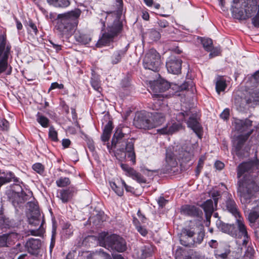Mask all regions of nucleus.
<instances>
[{
	"label": "nucleus",
	"instance_id": "obj_15",
	"mask_svg": "<svg viewBox=\"0 0 259 259\" xmlns=\"http://www.w3.org/2000/svg\"><path fill=\"white\" fill-rule=\"evenodd\" d=\"M41 246L40 240L30 238L26 242L25 247L30 254L33 255L38 254Z\"/></svg>",
	"mask_w": 259,
	"mask_h": 259
},
{
	"label": "nucleus",
	"instance_id": "obj_46",
	"mask_svg": "<svg viewBox=\"0 0 259 259\" xmlns=\"http://www.w3.org/2000/svg\"><path fill=\"white\" fill-rule=\"evenodd\" d=\"M256 15L252 19V23L255 27H259V6Z\"/></svg>",
	"mask_w": 259,
	"mask_h": 259
},
{
	"label": "nucleus",
	"instance_id": "obj_58",
	"mask_svg": "<svg viewBox=\"0 0 259 259\" xmlns=\"http://www.w3.org/2000/svg\"><path fill=\"white\" fill-rule=\"evenodd\" d=\"M214 165L216 168L219 170L222 169L224 167V164L220 161H217Z\"/></svg>",
	"mask_w": 259,
	"mask_h": 259
},
{
	"label": "nucleus",
	"instance_id": "obj_63",
	"mask_svg": "<svg viewBox=\"0 0 259 259\" xmlns=\"http://www.w3.org/2000/svg\"><path fill=\"white\" fill-rule=\"evenodd\" d=\"M121 183L122 186H124V187L125 188L126 191H127V192L132 191L133 188L131 187L127 186L125 184V183L124 181H122V180L121 181Z\"/></svg>",
	"mask_w": 259,
	"mask_h": 259
},
{
	"label": "nucleus",
	"instance_id": "obj_16",
	"mask_svg": "<svg viewBox=\"0 0 259 259\" xmlns=\"http://www.w3.org/2000/svg\"><path fill=\"white\" fill-rule=\"evenodd\" d=\"M121 168L126 172V175L132 177L134 180L139 183H145L146 179L139 172L136 171L134 168L130 167L127 164L121 163Z\"/></svg>",
	"mask_w": 259,
	"mask_h": 259
},
{
	"label": "nucleus",
	"instance_id": "obj_44",
	"mask_svg": "<svg viewBox=\"0 0 259 259\" xmlns=\"http://www.w3.org/2000/svg\"><path fill=\"white\" fill-rule=\"evenodd\" d=\"M194 87V83L191 80H189L185 82L181 86V88L182 90H189L191 89L192 91H193V88Z\"/></svg>",
	"mask_w": 259,
	"mask_h": 259
},
{
	"label": "nucleus",
	"instance_id": "obj_2",
	"mask_svg": "<svg viewBox=\"0 0 259 259\" xmlns=\"http://www.w3.org/2000/svg\"><path fill=\"white\" fill-rule=\"evenodd\" d=\"M98 18L103 24V27H105V22L107 20H113V23L108 25L107 31L103 33L102 37L96 44L97 47H101L113 41L114 38L121 33L122 29V23L118 15H113L111 13L102 12L98 14Z\"/></svg>",
	"mask_w": 259,
	"mask_h": 259
},
{
	"label": "nucleus",
	"instance_id": "obj_40",
	"mask_svg": "<svg viewBox=\"0 0 259 259\" xmlns=\"http://www.w3.org/2000/svg\"><path fill=\"white\" fill-rule=\"evenodd\" d=\"M70 181L68 178L61 177L56 181V185L59 187H65L70 184Z\"/></svg>",
	"mask_w": 259,
	"mask_h": 259
},
{
	"label": "nucleus",
	"instance_id": "obj_56",
	"mask_svg": "<svg viewBox=\"0 0 259 259\" xmlns=\"http://www.w3.org/2000/svg\"><path fill=\"white\" fill-rule=\"evenodd\" d=\"M158 25L161 28H166L168 26V23L165 20H159L157 22Z\"/></svg>",
	"mask_w": 259,
	"mask_h": 259
},
{
	"label": "nucleus",
	"instance_id": "obj_21",
	"mask_svg": "<svg viewBox=\"0 0 259 259\" xmlns=\"http://www.w3.org/2000/svg\"><path fill=\"white\" fill-rule=\"evenodd\" d=\"M74 191L75 190L73 188H69L67 189L61 190L59 192L57 196L62 200V202L66 203L71 199Z\"/></svg>",
	"mask_w": 259,
	"mask_h": 259
},
{
	"label": "nucleus",
	"instance_id": "obj_53",
	"mask_svg": "<svg viewBox=\"0 0 259 259\" xmlns=\"http://www.w3.org/2000/svg\"><path fill=\"white\" fill-rule=\"evenodd\" d=\"M210 52V53L209 55L210 58L218 56L220 54V49L217 48H213V47H212V50Z\"/></svg>",
	"mask_w": 259,
	"mask_h": 259
},
{
	"label": "nucleus",
	"instance_id": "obj_6",
	"mask_svg": "<svg viewBox=\"0 0 259 259\" xmlns=\"http://www.w3.org/2000/svg\"><path fill=\"white\" fill-rule=\"evenodd\" d=\"M183 233L180 242L182 245L186 247H193L195 243L200 244L204 236L203 227L201 225L184 229Z\"/></svg>",
	"mask_w": 259,
	"mask_h": 259
},
{
	"label": "nucleus",
	"instance_id": "obj_4",
	"mask_svg": "<svg viewBox=\"0 0 259 259\" xmlns=\"http://www.w3.org/2000/svg\"><path fill=\"white\" fill-rule=\"evenodd\" d=\"M98 240L100 246L110 251L122 252L127 248L125 240L115 234L109 235L108 233L102 232L99 235Z\"/></svg>",
	"mask_w": 259,
	"mask_h": 259
},
{
	"label": "nucleus",
	"instance_id": "obj_33",
	"mask_svg": "<svg viewBox=\"0 0 259 259\" xmlns=\"http://www.w3.org/2000/svg\"><path fill=\"white\" fill-rule=\"evenodd\" d=\"M88 259H112L110 255L103 251L100 250L93 253V255L91 257H88Z\"/></svg>",
	"mask_w": 259,
	"mask_h": 259
},
{
	"label": "nucleus",
	"instance_id": "obj_31",
	"mask_svg": "<svg viewBox=\"0 0 259 259\" xmlns=\"http://www.w3.org/2000/svg\"><path fill=\"white\" fill-rule=\"evenodd\" d=\"M125 53V51L123 50H118L114 52L111 57V63L113 64H116L119 63Z\"/></svg>",
	"mask_w": 259,
	"mask_h": 259
},
{
	"label": "nucleus",
	"instance_id": "obj_38",
	"mask_svg": "<svg viewBox=\"0 0 259 259\" xmlns=\"http://www.w3.org/2000/svg\"><path fill=\"white\" fill-rule=\"evenodd\" d=\"M227 87L226 81L222 78L220 77L215 83V89L218 94L220 92L224 91Z\"/></svg>",
	"mask_w": 259,
	"mask_h": 259
},
{
	"label": "nucleus",
	"instance_id": "obj_10",
	"mask_svg": "<svg viewBox=\"0 0 259 259\" xmlns=\"http://www.w3.org/2000/svg\"><path fill=\"white\" fill-rule=\"evenodd\" d=\"M180 119L183 120L186 117H189L187 122V125L198 136L201 130V126L198 121V115L194 109H189L180 112L179 115Z\"/></svg>",
	"mask_w": 259,
	"mask_h": 259
},
{
	"label": "nucleus",
	"instance_id": "obj_12",
	"mask_svg": "<svg viewBox=\"0 0 259 259\" xmlns=\"http://www.w3.org/2000/svg\"><path fill=\"white\" fill-rule=\"evenodd\" d=\"M134 125L139 128L149 130L152 128L150 114L139 113L135 118Z\"/></svg>",
	"mask_w": 259,
	"mask_h": 259
},
{
	"label": "nucleus",
	"instance_id": "obj_17",
	"mask_svg": "<svg viewBox=\"0 0 259 259\" xmlns=\"http://www.w3.org/2000/svg\"><path fill=\"white\" fill-rule=\"evenodd\" d=\"M149 114L152 128L161 125L165 121L166 113L164 112H154Z\"/></svg>",
	"mask_w": 259,
	"mask_h": 259
},
{
	"label": "nucleus",
	"instance_id": "obj_32",
	"mask_svg": "<svg viewBox=\"0 0 259 259\" xmlns=\"http://www.w3.org/2000/svg\"><path fill=\"white\" fill-rule=\"evenodd\" d=\"M110 187L119 196L123 195V189L121 181H117V183L113 182L110 183Z\"/></svg>",
	"mask_w": 259,
	"mask_h": 259
},
{
	"label": "nucleus",
	"instance_id": "obj_64",
	"mask_svg": "<svg viewBox=\"0 0 259 259\" xmlns=\"http://www.w3.org/2000/svg\"><path fill=\"white\" fill-rule=\"evenodd\" d=\"M50 43L52 45L53 48L56 50L57 52L61 50V46L58 44H55L52 41H50Z\"/></svg>",
	"mask_w": 259,
	"mask_h": 259
},
{
	"label": "nucleus",
	"instance_id": "obj_34",
	"mask_svg": "<svg viewBox=\"0 0 259 259\" xmlns=\"http://www.w3.org/2000/svg\"><path fill=\"white\" fill-rule=\"evenodd\" d=\"M47 2L55 7H66L70 4L68 0H47Z\"/></svg>",
	"mask_w": 259,
	"mask_h": 259
},
{
	"label": "nucleus",
	"instance_id": "obj_26",
	"mask_svg": "<svg viewBox=\"0 0 259 259\" xmlns=\"http://www.w3.org/2000/svg\"><path fill=\"white\" fill-rule=\"evenodd\" d=\"M17 237L18 234L13 232L0 236V247L8 246V244H10V241Z\"/></svg>",
	"mask_w": 259,
	"mask_h": 259
},
{
	"label": "nucleus",
	"instance_id": "obj_23",
	"mask_svg": "<svg viewBox=\"0 0 259 259\" xmlns=\"http://www.w3.org/2000/svg\"><path fill=\"white\" fill-rule=\"evenodd\" d=\"M178 155H176L170 150H167L166 153L165 161L167 165V169H169L171 167H175L177 162L176 159L177 158Z\"/></svg>",
	"mask_w": 259,
	"mask_h": 259
},
{
	"label": "nucleus",
	"instance_id": "obj_20",
	"mask_svg": "<svg viewBox=\"0 0 259 259\" xmlns=\"http://www.w3.org/2000/svg\"><path fill=\"white\" fill-rule=\"evenodd\" d=\"M182 128V125L181 123L175 122L171 124L166 125V126L158 130V131L162 134L171 135Z\"/></svg>",
	"mask_w": 259,
	"mask_h": 259
},
{
	"label": "nucleus",
	"instance_id": "obj_18",
	"mask_svg": "<svg viewBox=\"0 0 259 259\" xmlns=\"http://www.w3.org/2000/svg\"><path fill=\"white\" fill-rule=\"evenodd\" d=\"M236 219L237 223L238 228L239 230V232L243 237L242 245L243 246H246L248 242V236L246 228L243 223V219L241 218L240 215Z\"/></svg>",
	"mask_w": 259,
	"mask_h": 259
},
{
	"label": "nucleus",
	"instance_id": "obj_41",
	"mask_svg": "<svg viewBox=\"0 0 259 259\" xmlns=\"http://www.w3.org/2000/svg\"><path fill=\"white\" fill-rule=\"evenodd\" d=\"M76 39L78 42L83 44H87L91 41V37L87 34H79L76 36Z\"/></svg>",
	"mask_w": 259,
	"mask_h": 259
},
{
	"label": "nucleus",
	"instance_id": "obj_49",
	"mask_svg": "<svg viewBox=\"0 0 259 259\" xmlns=\"http://www.w3.org/2000/svg\"><path fill=\"white\" fill-rule=\"evenodd\" d=\"M64 231H65V233L67 234L68 232V230H69V235H70L72 234L73 233V227L71 226V225L70 224L66 223L64 225L63 228Z\"/></svg>",
	"mask_w": 259,
	"mask_h": 259
},
{
	"label": "nucleus",
	"instance_id": "obj_61",
	"mask_svg": "<svg viewBox=\"0 0 259 259\" xmlns=\"http://www.w3.org/2000/svg\"><path fill=\"white\" fill-rule=\"evenodd\" d=\"M55 236V231L54 230L52 232V241H51V243L50 244V251H52V249L54 246Z\"/></svg>",
	"mask_w": 259,
	"mask_h": 259
},
{
	"label": "nucleus",
	"instance_id": "obj_9",
	"mask_svg": "<svg viewBox=\"0 0 259 259\" xmlns=\"http://www.w3.org/2000/svg\"><path fill=\"white\" fill-rule=\"evenodd\" d=\"M161 65L159 54L154 49H151L146 53L143 59V65L145 69L157 72Z\"/></svg>",
	"mask_w": 259,
	"mask_h": 259
},
{
	"label": "nucleus",
	"instance_id": "obj_24",
	"mask_svg": "<svg viewBox=\"0 0 259 259\" xmlns=\"http://www.w3.org/2000/svg\"><path fill=\"white\" fill-rule=\"evenodd\" d=\"M216 225L222 232L231 235L233 234L235 230V226L234 225L225 224L221 220H218L216 222Z\"/></svg>",
	"mask_w": 259,
	"mask_h": 259
},
{
	"label": "nucleus",
	"instance_id": "obj_5",
	"mask_svg": "<svg viewBox=\"0 0 259 259\" xmlns=\"http://www.w3.org/2000/svg\"><path fill=\"white\" fill-rule=\"evenodd\" d=\"M80 14V10L75 9L66 13L59 14L56 25L57 29L64 34L73 30L77 25V19Z\"/></svg>",
	"mask_w": 259,
	"mask_h": 259
},
{
	"label": "nucleus",
	"instance_id": "obj_8",
	"mask_svg": "<svg viewBox=\"0 0 259 259\" xmlns=\"http://www.w3.org/2000/svg\"><path fill=\"white\" fill-rule=\"evenodd\" d=\"M43 217L41 216L39 210L37 206L35 205L33 210H31L28 216L29 224L33 226H38L40 225L37 229L29 230V235L36 236H41L45 233V230L43 227L44 223Z\"/></svg>",
	"mask_w": 259,
	"mask_h": 259
},
{
	"label": "nucleus",
	"instance_id": "obj_47",
	"mask_svg": "<svg viewBox=\"0 0 259 259\" xmlns=\"http://www.w3.org/2000/svg\"><path fill=\"white\" fill-rule=\"evenodd\" d=\"M33 169L37 172L38 173L42 172L44 171V166L40 163H37L33 165L32 166Z\"/></svg>",
	"mask_w": 259,
	"mask_h": 259
},
{
	"label": "nucleus",
	"instance_id": "obj_28",
	"mask_svg": "<svg viewBox=\"0 0 259 259\" xmlns=\"http://www.w3.org/2000/svg\"><path fill=\"white\" fill-rule=\"evenodd\" d=\"M169 88V83L164 79L159 80L155 82L154 90H156V92L158 91L159 92H163L167 90Z\"/></svg>",
	"mask_w": 259,
	"mask_h": 259
},
{
	"label": "nucleus",
	"instance_id": "obj_30",
	"mask_svg": "<svg viewBox=\"0 0 259 259\" xmlns=\"http://www.w3.org/2000/svg\"><path fill=\"white\" fill-rule=\"evenodd\" d=\"M193 156V155L192 152L185 150L183 148H182L180 150L177 158L181 159L184 162H188L191 160Z\"/></svg>",
	"mask_w": 259,
	"mask_h": 259
},
{
	"label": "nucleus",
	"instance_id": "obj_3",
	"mask_svg": "<svg viewBox=\"0 0 259 259\" xmlns=\"http://www.w3.org/2000/svg\"><path fill=\"white\" fill-rule=\"evenodd\" d=\"M124 128H117L112 139V147L117 148V150L122 152L124 157L127 155L134 164L136 163V154L134 151V144L132 139L124 141L125 137L127 135L123 133Z\"/></svg>",
	"mask_w": 259,
	"mask_h": 259
},
{
	"label": "nucleus",
	"instance_id": "obj_43",
	"mask_svg": "<svg viewBox=\"0 0 259 259\" xmlns=\"http://www.w3.org/2000/svg\"><path fill=\"white\" fill-rule=\"evenodd\" d=\"M57 132L53 126H51L49 129V136L54 141H58Z\"/></svg>",
	"mask_w": 259,
	"mask_h": 259
},
{
	"label": "nucleus",
	"instance_id": "obj_19",
	"mask_svg": "<svg viewBox=\"0 0 259 259\" xmlns=\"http://www.w3.org/2000/svg\"><path fill=\"white\" fill-rule=\"evenodd\" d=\"M181 212L185 215L191 217H198L202 213L199 208L194 206L185 205L182 207Z\"/></svg>",
	"mask_w": 259,
	"mask_h": 259
},
{
	"label": "nucleus",
	"instance_id": "obj_52",
	"mask_svg": "<svg viewBox=\"0 0 259 259\" xmlns=\"http://www.w3.org/2000/svg\"><path fill=\"white\" fill-rule=\"evenodd\" d=\"M0 126L4 131H8L9 127V122L6 119H3L1 121Z\"/></svg>",
	"mask_w": 259,
	"mask_h": 259
},
{
	"label": "nucleus",
	"instance_id": "obj_50",
	"mask_svg": "<svg viewBox=\"0 0 259 259\" xmlns=\"http://www.w3.org/2000/svg\"><path fill=\"white\" fill-rule=\"evenodd\" d=\"M91 84L92 87L95 90L99 92H100L101 88L100 85V83L98 80L92 79L91 81Z\"/></svg>",
	"mask_w": 259,
	"mask_h": 259
},
{
	"label": "nucleus",
	"instance_id": "obj_42",
	"mask_svg": "<svg viewBox=\"0 0 259 259\" xmlns=\"http://www.w3.org/2000/svg\"><path fill=\"white\" fill-rule=\"evenodd\" d=\"M134 224L136 227L137 231L143 236H145L147 234V230L142 226H140L139 222L137 220L134 221Z\"/></svg>",
	"mask_w": 259,
	"mask_h": 259
},
{
	"label": "nucleus",
	"instance_id": "obj_59",
	"mask_svg": "<svg viewBox=\"0 0 259 259\" xmlns=\"http://www.w3.org/2000/svg\"><path fill=\"white\" fill-rule=\"evenodd\" d=\"M28 26L33 30L35 34L37 33L38 31L37 27L32 21H29Z\"/></svg>",
	"mask_w": 259,
	"mask_h": 259
},
{
	"label": "nucleus",
	"instance_id": "obj_48",
	"mask_svg": "<svg viewBox=\"0 0 259 259\" xmlns=\"http://www.w3.org/2000/svg\"><path fill=\"white\" fill-rule=\"evenodd\" d=\"M254 253V250L253 247L248 246L245 252V256L251 258L253 256Z\"/></svg>",
	"mask_w": 259,
	"mask_h": 259
},
{
	"label": "nucleus",
	"instance_id": "obj_39",
	"mask_svg": "<svg viewBox=\"0 0 259 259\" xmlns=\"http://www.w3.org/2000/svg\"><path fill=\"white\" fill-rule=\"evenodd\" d=\"M201 42L204 49L207 52L212 50L213 46L212 40L209 38H201Z\"/></svg>",
	"mask_w": 259,
	"mask_h": 259
},
{
	"label": "nucleus",
	"instance_id": "obj_36",
	"mask_svg": "<svg viewBox=\"0 0 259 259\" xmlns=\"http://www.w3.org/2000/svg\"><path fill=\"white\" fill-rule=\"evenodd\" d=\"M141 257L146 258L152 255L153 252V248L151 245L145 246L141 249Z\"/></svg>",
	"mask_w": 259,
	"mask_h": 259
},
{
	"label": "nucleus",
	"instance_id": "obj_7",
	"mask_svg": "<svg viewBox=\"0 0 259 259\" xmlns=\"http://www.w3.org/2000/svg\"><path fill=\"white\" fill-rule=\"evenodd\" d=\"M257 5L250 4V0H233L231 11L235 17L240 20L251 17L257 10Z\"/></svg>",
	"mask_w": 259,
	"mask_h": 259
},
{
	"label": "nucleus",
	"instance_id": "obj_54",
	"mask_svg": "<svg viewBox=\"0 0 259 259\" xmlns=\"http://www.w3.org/2000/svg\"><path fill=\"white\" fill-rule=\"evenodd\" d=\"M211 195L214 200L215 206H216L219 198L218 197L220 195V192L218 191H213L211 192Z\"/></svg>",
	"mask_w": 259,
	"mask_h": 259
},
{
	"label": "nucleus",
	"instance_id": "obj_11",
	"mask_svg": "<svg viewBox=\"0 0 259 259\" xmlns=\"http://www.w3.org/2000/svg\"><path fill=\"white\" fill-rule=\"evenodd\" d=\"M226 199L225 202L223 204V209L227 210L237 218L240 215L238 206L233 199L231 194L226 193H225Z\"/></svg>",
	"mask_w": 259,
	"mask_h": 259
},
{
	"label": "nucleus",
	"instance_id": "obj_22",
	"mask_svg": "<svg viewBox=\"0 0 259 259\" xmlns=\"http://www.w3.org/2000/svg\"><path fill=\"white\" fill-rule=\"evenodd\" d=\"M202 207L205 213L206 219L209 221L212 212L214 210V206L211 199L206 200L202 205Z\"/></svg>",
	"mask_w": 259,
	"mask_h": 259
},
{
	"label": "nucleus",
	"instance_id": "obj_14",
	"mask_svg": "<svg viewBox=\"0 0 259 259\" xmlns=\"http://www.w3.org/2000/svg\"><path fill=\"white\" fill-rule=\"evenodd\" d=\"M235 129L239 133H242L241 136H246L249 131L253 132L251 128L252 121L245 119V120H237L235 122Z\"/></svg>",
	"mask_w": 259,
	"mask_h": 259
},
{
	"label": "nucleus",
	"instance_id": "obj_1",
	"mask_svg": "<svg viewBox=\"0 0 259 259\" xmlns=\"http://www.w3.org/2000/svg\"><path fill=\"white\" fill-rule=\"evenodd\" d=\"M258 170L257 161L243 162L238 166V177L244 176L238 182L237 195L245 211H249L248 220L251 224L259 218V200L254 195L255 192L258 190Z\"/></svg>",
	"mask_w": 259,
	"mask_h": 259
},
{
	"label": "nucleus",
	"instance_id": "obj_55",
	"mask_svg": "<svg viewBox=\"0 0 259 259\" xmlns=\"http://www.w3.org/2000/svg\"><path fill=\"white\" fill-rule=\"evenodd\" d=\"M229 115V110L228 109H225L220 114V117L221 118L226 120L228 119Z\"/></svg>",
	"mask_w": 259,
	"mask_h": 259
},
{
	"label": "nucleus",
	"instance_id": "obj_29",
	"mask_svg": "<svg viewBox=\"0 0 259 259\" xmlns=\"http://www.w3.org/2000/svg\"><path fill=\"white\" fill-rule=\"evenodd\" d=\"M113 128L112 123L111 121H109L105 126L103 133L101 136V139L103 141L106 142L109 140Z\"/></svg>",
	"mask_w": 259,
	"mask_h": 259
},
{
	"label": "nucleus",
	"instance_id": "obj_45",
	"mask_svg": "<svg viewBox=\"0 0 259 259\" xmlns=\"http://www.w3.org/2000/svg\"><path fill=\"white\" fill-rule=\"evenodd\" d=\"M8 67L7 59H3L0 61V74L6 70Z\"/></svg>",
	"mask_w": 259,
	"mask_h": 259
},
{
	"label": "nucleus",
	"instance_id": "obj_57",
	"mask_svg": "<svg viewBox=\"0 0 259 259\" xmlns=\"http://www.w3.org/2000/svg\"><path fill=\"white\" fill-rule=\"evenodd\" d=\"M157 202L159 205L160 207H163L167 202V201L166 199H165L163 197H160L158 198Z\"/></svg>",
	"mask_w": 259,
	"mask_h": 259
},
{
	"label": "nucleus",
	"instance_id": "obj_60",
	"mask_svg": "<svg viewBox=\"0 0 259 259\" xmlns=\"http://www.w3.org/2000/svg\"><path fill=\"white\" fill-rule=\"evenodd\" d=\"M70 141L68 139H65L62 140V146L65 148H67L70 144Z\"/></svg>",
	"mask_w": 259,
	"mask_h": 259
},
{
	"label": "nucleus",
	"instance_id": "obj_27",
	"mask_svg": "<svg viewBox=\"0 0 259 259\" xmlns=\"http://www.w3.org/2000/svg\"><path fill=\"white\" fill-rule=\"evenodd\" d=\"M251 134V131H249L246 136L240 135L238 136L236 142L235 143L236 154H239V151L241 150L245 142L247 140L249 136Z\"/></svg>",
	"mask_w": 259,
	"mask_h": 259
},
{
	"label": "nucleus",
	"instance_id": "obj_25",
	"mask_svg": "<svg viewBox=\"0 0 259 259\" xmlns=\"http://www.w3.org/2000/svg\"><path fill=\"white\" fill-rule=\"evenodd\" d=\"M152 108L153 110L158 111L159 112L166 113L168 110L167 105L165 104L163 101L158 99L154 100Z\"/></svg>",
	"mask_w": 259,
	"mask_h": 259
},
{
	"label": "nucleus",
	"instance_id": "obj_35",
	"mask_svg": "<svg viewBox=\"0 0 259 259\" xmlns=\"http://www.w3.org/2000/svg\"><path fill=\"white\" fill-rule=\"evenodd\" d=\"M36 121L44 127L49 126V119L42 115L40 112H38L36 115Z\"/></svg>",
	"mask_w": 259,
	"mask_h": 259
},
{
	"label": "nucleus",
	"instance_id": "obj_62",
	"mask_svg": "<svg viewBox=\"0 0 259 259\" xmlns=\"http://www.w3.org/2000/svg\"><path fill=\"white\" fill-rule=\"evenodd\" d=\"M253 79L257 84H259V70L256 71L253 75Z\"/></svg>",
	"mask_w": 259,
	"mask_h": 259
},
{
	"label": "nucleus",
	"instance_id": "obj_13",
	"mask_svg": "<svg viewBox=\"0 0 259 259\" xmlns=\"http://www.w3.org/2000/svg\"><path fill=\"white\" fill-rule=\"evenodd\" d=\"M166 67L168 72L178 74L181 73L182 61L175 57H170L166 63Z\"/></svg>",
	"mask_w": 259,
	"mask_h": 259
},
{
	"label": "nucleus",
	"instance_id": "obj_37",
	"mask_svg": "<svg viewBox=\"0 0 259 259\" xmlns=\"http://www.w3.org/2000/svg\"><path fill=\"white\" fill-rule=\"evenodd\" d=\"M146 35H147L151 40L153 41L159 40L161 37L160 33L153 29L149 30L146 33Z\"/></svg>",
	"mask_w": 259,
	"mask_h": 259
},
{
	"label": "nucleus",
	"instance_id": "obj_51",
	"mask_svg": "<svg viewBox=\"0 0 259 259\" xmlns=\"http://www.w3.org/2000/svg\"><path fill=\"white\" fill-rule=\"evenodd\" d=\"M63 88L64 85L63 84H59L58 82H55L51 84V85L49 90V92L55 89H63Z\"/></svg>",
	"mask_w": 259,
	"mask_h": 259
}]
</instances>
